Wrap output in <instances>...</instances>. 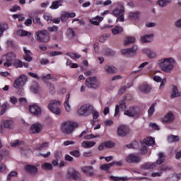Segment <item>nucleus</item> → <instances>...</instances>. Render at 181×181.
Listing matches in <instances>:
<instances>
[{"label":"nucleus","mask_w":181,"mask_h":181,"mask_svg":"<svg viewBox=\"0 0 181 181\" xmlns=\"http://www.w3.org/2000/svg\"><path fill=\"white\" fill-rule=\"evenodd\" d=\"M63 2L62 0L54 1L52 2V5L50 6V9H57L59 6H62V3Z\"/></svg>","instance_id":"nucleus-32"},{"label":"nucleus","mask_w":181,"mask_h":181,"mask_svg":"<svg viewBox=\"0 0 181 181\" xmlns=\"http://www.w3.org/2000/svg\"><path fill=\"white\" fill-rule=\"evenodd\" d=\"M139 16V13L136 12V13H130L129 15V18H130V19H136L138 18Z\"/></svg>","instance_id":"nucleus-57"},{"label":"nucleus","mask_w":181,"mask_h":181,"mask_svg":"<svg viewBox=\"0 0 181 181\" xmlns=\"http://www.w3.org/2000/svg\"><path fill=\"white\" fill-rule=\"evenodd\" d=\"M105 71L107 74H114L117 73V68L114 66L106 65L105 66Z\"/></svg>","instance_id":"nucleus-23"},{"label":"nucleus","mask_w":181,"mask_h":181,"mask_svg":"<svg viewBox=\"0 0 181 181\" xmlns=\"http://www.w3.org/2000/svg\"><path fill=\"white\" fill-rule=\"evenodd\" d=\"M165 162V153L163 152H160L158 153V158L155 163H146L141 165V170H148L149 169H155L158 165H162Z\"/></svg>","instance_id":"nucleus-2"},{"label":"nucleus","mask_w":181,"mask_h":181,"mask_svg":"<svg viewBox=\"0 0 181 181\" xmlns=\"http://www.w3.org/2000/svg\"><path fill=\"white\" fill-rule=\"evenodd\" d=\"M69 18H76V13H69L67 11H63L61 14V21L62 22H66Z\"/></svg>","instance_id":"nucleus-18"},{"label":"nucleus","mask_w":181,"mask_h":181,"mask_svg":"<svg viewBox=\"0 0 181 181\" xmlns=\"http://www.w3.org/2000/svg\"><path fill=\"white\" fill-rule=\"evenodd\" d=\"M8 107H10V105L8 102H5L4 104H2L0 111V115H4V114L6 112V110H8Z\"/></svg>","instance_id":"nucleus-37"},{"label":"nucleus","mask_w":181,"mask_h":181,"mask_svg":"<svg viewBox=\"0 0 181 181\" xmlns=\"http://www.w3.org/2000/svg\"><path fill=\"white\" fill-rule=\"evenodd\" d=\"M42 124L35 123L31 125L30 132H31V134H39V132L42 131Z\"/></svg>","instance_id":"nucleus-19"},{"label":"nucleus","mask_w":181,"mask_h":181,"mask_svg":"<svg viewBox=\"0 0 181 181\" xmlns=\"http://www.w3.org/2000/svg\"><path fill=\"white\" fill-rule=\"evenodd\" d=\"M154 81H156V83H161L160 85V88H162L163 86H165V81L162 80V78L158 76H153Z\"/></svg>","instance_id":"nucleus-42"},{"label":"nucleus","mask_w":181,"mask_h":181,"mask_svg":"<svg viewBox=\"0 0 181 181\" xmlns=\"http://www.w3.org/2000/svg\"><path fill=\"white\" fill-rule=\"evenodd\" d=\"M141 112H139V109L137 107H132L129 110H127L124 112V115H127V117H139Z\"/></svg>","instance_id":"nucleus-12"},{"label":"nucleus","mask_w":181,"mask_h":181,"mask_svg":"<svg viewBox=\"0 0 181 181\" xmlns=\"http://www.w3.org/2000/svg\"><path fill=\"white\" fill-rule=\"evenodd\" d=\"M23 51L25 53L24 59L25 60V62H32L33 58L32 52H30V50H28L26 47H23Z\"/></svg>","instance_id":"nucleus-22"},{"label":"nucleus","mask_w":181,"mask_h":181,"mask_svg":"<svg viewBox=\"0 0 181 181\" xmlns=\"http://www.w3.org/2000/svg\"><path fill=\"white\" fill-rule=\"evenodd\" d=\"M122 32H124V28L121 26H115L112 29V33L113 35H119V33H122Z\"/></svg>","instance_id":"nucleus-35"},{"label":"nucleus","mask_w":181,"mask_h":181,"mask_svg":"<svg viewBox=\"0 0 181 181\" xmlns=\"http://www.w3.org/2000/svg\"><path fill=\"white\" fill-rule=\"evenodd\" d=\"M86 86L88 88H92L93 90H97L100 87V81L97 78V76L89 77L86 80Z\"/></svg>","instance_id":"nucleus-5"},{"label":"nucleus","mask_w":181,"mask_h":181,"mask_svg":"<svg viewBox=\"0 0 181 181\" xmlns=\"http://www.w3.org/2000/svg\"><path fill=\"white\" fill-rule=\"evenodd\" d=\"M41 79L42 80V81H47V80H52V81H57V78L52 77V75L50 74H48L47 75H43L41 77Z\"/></svg>","instance_id":"nucleus-38"},{"label":"nucleus","mask_w":181,"mask_h":181,"mask_svg":"<svg viewBox=\"0 0 181 181\" xmlns=\"http://www.w3.org/2000/svg\"><path fill=\"white\" fill-rule=\"evenodd\" d=\"M137 50H138V46L133 45L132 48H127V49H122L121 53L122 54H123V56H131V54H134L136 53Z\"/></svg>","instance_id":"nucleus-13"},{"label":"nucleus","mask_w":181,"mask_h":181,"mask_svg":"<svg viewBox=\"0 0 181 181\" xmlns=\"http://www.w3.org/2000/svg\"><path fill=\"white\" fill-rule=\"evenodd\" d=\"M175 119V116L172 112H168L163 119V122H172Z\"/></svg>","instance_id":"nucleus-25"},{"label":"nucleus","mask_w":181,"mask_h":181,"mask_svg":"<svg viewBox=\"0 0 181 181\" xmlns=\"http://www.w3.org/2000/svg\"><path fill=\"white\" fill-rule=\"evenodd\" d=\"M54 157L57 159V160H59V159L62 158V151H56L54 153Z\"/></svg>","instance_id":"nucleus-63"},{"label":"nucleus","mask_w":181,"mask_h":181,"mask_svg":"<svg viewBox=\"0 0 181 181\" xmlns=\"http://www.w3.org/2000/svg\"><path fill=\"white\" fill-rule=\"evenodd\" d=\"M105 144V148H114V146H115V144L112 141H105L104 142Z\"/></svg>","instance_id":"nucleus-55"},{"label":"nucleus","mask_w":181,"mask_h":181,"mask_svg":"<svg viewBox=\"0 0 181 181\" xmlns=\"http://www.w3.org/2000/svg\"><path fill=\"white\" fill-rule=\"evenodd\" d=\"M81 170L83 173H86L88 176H94L95 172L93 166H83L81 167Z\"/></svg>","instance_id":"nucleus-17"},{"label":"nucleus","mask_w":181,"mask_h":181,"mask_svg":"<svg viewBox=\"0 0 181 181\" xmlns=\"http://www.w3.org/2000/svg\"><path fill=\"white\" fill-rule=\"evenodd\" d=\"M41 166L44 170H52L53 169V165L49 163H44Z\"/></svg>","instance_id":"nucleus-47"},{"label":"nucleus","mask_w":181,"mask_h":181,"mask_svg":"<svg viewBox=\"0 0 181 181\" xmlns=\"http://www.w3.org/2000/svg\"><path fill=\"white\" fill-rule=\"evenodd\" d=\"M139 90L141 93H145L146 94L151 91V86H149V85L143 84L140 86Z\"/></svg>","instance_id":"nucleus-33"},{"label":"nucleus","mask_w":181,"mask_h":181,"mask_svg":"<svg viewBox=\"0 0 181 181\" xmlns=\"http://www.w3.org/2000/svg\"><path fill=\"white\" fill-rule=\"evenodd\" d=\"M144 144L148 146H152V145H155V139L153 137H147L144 140Z\"/></svg>","instance_id":"nucleus-34"},{"label":"nucleus","mask_w":181,"mask_h":181,"mask_svg":"<svg viewBox=\"0 0 181 181\" xmlns=\"http://www.w3.org/2000/svg\"><path fill=\"white\" fill-rule=\"evenodd\" d=\"M44 19L48 22V23H52L53 18L49 14H44Z\"/></svg>","instance_id":"nucleus-56"},{"label":"nucleus","mask_w":181,"mask_h":181,"mask_svg":"<svg viewBox=\"0 0 181 181\" xmlns=\"http://www.w3.org/2000/svg\"><path fill=\"white\" fill-rule=\"evenodd\" d=\"M30 90L34 94H36L39 91V85L37 83H34L33 86H30Z\"/></svg>","instance_id":"nucleus-45"},{"label":"nucleus","mask_w":181,"mask_h":181,"mask_svg":"<svg viewBox=\"0 0 181 181\" xmlns=\"http://www.w3.org/2000/svg\"><path fill=\"white\" fill-rule=\"evenodd\" d=\"M15 66L16 67H22L23 66V67L28 69L29 67V64L23 62L22 61H17L15 63Z\"/></svg>","instance_id":"nucleus-46"},{"label":"nucleus","mask_w":181,"mask_h":181,"mask_svg":"<svg viewBox=\"0 0 181 181\" xmlns=\"http://www.w3.org/2000/svg\"><path fill=\"white\" fill-rule=\"evenodd\" d=\"M168 142H177L179 141V136H169L168 139Z\"/></svg>","instance_id":"nucleus-49"},{"label":"nucleus","mask_w":181,"mask_h":181,"mask_svg":"<svg viewBox=\"0 0 181 181\" xmlns=\"http://www.w3.org/2000/svg\"><path fill=\"white\" fill-rule=\"evenodd\" d=\"M69 100H70V93L66 95L65 101L64 103L65 110H66V111H67V112H70V111H71V106L70 105V103H69Z\"/></svg>","instance_id":"nucleus-24"},{"label":"nucleus","mask_w":181,"mask_h":181,"mask_svg":"<svg viewBox=\"0 0 181 181\" xmlns=\"http://www.w3.org/2000/svg\"><path fill=\"white\" fill-rule=\"evenodd\" d=\"M35 40L42 43H47L50 40V34L46 30L37 31L35 33Z\"/></svg>","instance_id":"nucleus-3"},{"label":"nucleus","mask_w":181,"mask_h":181,"mask_svg":"<svg viewBox=\"0 0 181 181\" xmlns=\"http://www.w3.org/2000/svg\"><path fill=\"white\" fill-rule=\"evenodd\" d=\"M13 19H18V21L21 22L22 21H25V17L23 14H14L13 15Z\"/></svg>","instance_id":"nucleus-53"},{"label":"nucleus","mask_w":181,"mask_h":181,"mask_svg":"<svg viewBox=\"0 0 181 181\" xmlns=\"http://www.w3.org/2000/svg\"><path fill=\"white\" fill-rule=\"evenodd\" d=\"M145 66H148V62H144L142 63L139 67V70L137 71H133V73H138V71H141V70H142V69H144L145 67Z\"/></svg>","instance_id":"nucleus-59"},{"label":"nucleus","mask_w":181,"mask_h":181,"mask_svg":"<svg viewBox=\"0 0 181 181\" xmlns=\"http://www.w3.org/2000/svg\"><path fill=\"white\" fill-rule=\"evenodd\" d=\"M124 12H125L124 6H121L119 9L117 8L113 11V15L115 16H120L121 15H124Z\"/></svg>","instance_id":"nucleus-36"},{"label":"nucleus","mask_w":181,"mask_h":181,"mask_svg":"<svg viewBox=\"0 0 181 181\" xmlns=\"http://www.w3.org/2000/svg\"><path fill=\"white\" fill-rule=\"evenodd\" d=\"M70 155L75 156V158H80V151L78 150L71 151Z\"/></svg>","instance_id":"nucleus-58"},{"label":"nucleus","mask_w":181,"mask_h":181,"mask_svg":"<svg viewBox=\"0 0 181 181\" xmlns=\"http://www.w3.org/2000/svg\"><path fill=\"white\" fill-rule=\"evenodd\" d=\"M30 112L33 114V115H35V117H38V115H40L42 114V109H40V107L37 106V105H30Z\"/></svg>","instance_id":"nucleus-15"},{"label":"nucleus","mask_w":181,"mask_h":181,"mask_svg":"<svg viewBox=\"0 0 181 181\" xmlns=\"http://www.w3.org/2000/svg\"><path fill=\"white\" fill-rule=\"evenodd\" d=\"M175 97H181V92H179L177 86H173L170 98H175Z\"/></svg>","instance_id":"nucleus-21"},{"label":"nucleus","mask_w":181,"mask_h":181,"mask_svg":"<svg viewBox=\"0 0 181 181\" xmlns=\"http://www.w3.org/2000/svg\"><path fill=\"white\" fill-rule=\"evenodd\" d=\"M18 176V173L16 171H11L7 175V181L12 180V177H16Z\"/></svg>","instance_id":"nucleus-48"},{"label":"nucleus","mask_w":181,"mask_h":181,"mask_svg":"<svg viewBox=\"0 0 181 181\" xmlns=\"http://www.w3.org/2000/svg\"><path fill=\"white\" fill-rule=\"evenodd\" d=\"M110 179L115 181H125L128 180L129 178L128 177H115V176H110Z\"/></svg>","instance_id":"nucleus-44"},{"label":"nucleus","mask_w":181,"mask_h":181,"mask_svg":"<svg viewBox=\"0 0 181 181\" xmlns=\"http://www.w3.org/2000/svg\"><path fill=\"white\" fill-rule=\"evenodd\" d=\"M160 170V172H169V170H172V168L168 165H161Z\"/></svg>","instance_id":"nucleus-54"},{"label":"nucleus","mask_w":181,"mask_h":181,"mask_svg":"<svg viewBox=\"0 0 181 181\" xmlns=\"http://www.w3.org/2000/svg\"><path fill=\"white\" fill-rule=\"evenodd\" d=\"M157 4L159 6L163 8V6H166V5H169V4H170V0H158Z\"/></svg>","instance_id":"nucleus-41"},{"label":"nucleus","mask_w":181,"mask_h":181,"mask_svg":"<svg viewBox=\"0 0 181 181\" xmlns=\"http://www.w3.org/2000/svg\"><path fill=\"white\" fill-rule=\"evenodd\" d=\"M47 146H49V143L45 142V143H43L42 144H41L38 147V149H39V151H42V149H46V148H47Z\"/></svg>","instance_id":"nucleus-62"},{"label":"nucleus","mask_w":181,"mask_h":181,"mask_svg":"<svg viewBox=\"0 0 181 181\" xmlns=\"http://www.w3.org/2000/svg\"><path fill=\"white\" fill-rule=\"evenodd\" d=\"M120 108L121 107L119 105H116L114 117H117V115H118V114H119Z\"/></svg>","instance_id":"nucleus-64"},{"label":"nucleus","mask_w":181,"mask_h":181,"mask_svg":"<svg viewBox=\"0 0 181 181\" xmlns=\"http://www.w3.org/2000/svg\"><path fill=\"white\" fill-rule=\"evenodd\" d=\"M12 127V121L3 120L0 126V132L4 134V129H9Z\"/></svg>","instance_id":"nucleus-16"},{"label":"nucleus","mask_w":181,"mask_h":181,"mask_svg":"<svg viewBox=\"0 0 181 181\" xmlns=\"http://www.w3.org/2000/svg\"><path fill=\"white\" fill-rule=\"evenodd\" d=\"M152 37H153V33L150 35H146L141 37V41L143 42V43H149V42L152 41Z\"/></svg>","instance_id":"nucleus-31"},{"label":"nucleus","mask_w":181,"mask_h":181,"mask_svg":"<svg viewBox=\"0 0 181 181\" xmlns=\"http://www.w3.org/2000/svg\"><path fill=\"white\" fill-rule=\"evenodd\" d=\"M78 124L74 122H65L62 126V130L65 134H71L75 128H77Z\"/></svg>","instance_id":"nucleus-6"},{"label":"nucleus","mask_w":181,"mask_h":181,"mask_svg":"<svg viewBox=\"0 0 181 181\" xmlns=\"http://www.w3.org/2000/svg\"><path fill=\"white\" fill-rule=\"evenodd\" d=\"M59 105H62V103L60 100H53L49 102L48 105V108L51 112L55 114V115H60L62 114V111L60 110Z\"/></svg>","instance_id":"nucleus-4"},{"label":"nucleus","mask_w":181,"mask_h":181,"mask_svg":"<svg viewBox=\"0 0 181 181\" xmlns=\"http://www.w3.org/2000/svg\"><path fill=\"white\" fill-rule=\"evenodd\" d=\"M112 166H114V163H110L107 164H103L100 166L99 169L100 170H105V172L110 170V169L111 168H112Z\"/></svg>","instance_id":"nucleus-29"},{"label":"nucleus","mask_w":181,"mask_h":181,"mask_svg":"<svg viewBox=\"0 0 181 181\" xmlns=\"http://www.w3.org/2000/svg\"><path fill=\"white\" fill-rule=\"evenodd\" d=\"M1 59L3 62H5L4 63L5 67H11V66H12V62L15 61L16 59V54L13 52H10L6 55H4Z\"/></svg>","instance_id":"nucleus-7"},{"label":"nucleus","mask_w":181,"mask_h":181,"mask_svg":"<svg viewBox=\"0 0 181 181\" xmlns=\"http://www.w3.org/2000/svg\"><path fill=\"white\" fill-rule=\"evenodd\" d=\"M8 28L9 27L8 26V24H6V23H1L0 24V37L4 35V32H5V30H8Z\"/></svg>","instance_id":"nucleus-40"},{"label":"nucleus","mask_w":181,"mask_h":181,"mask_svg":"<svg viewBox=\"0 0 181 181\" xmlns=\"http://www.w3.org/2000/svg\"><path fill=\"white\" fill-rule=\"evenodd\" d=\"M11 146L15 148V146H21V145H23V141L19 140H15L11 142Z\"/></svg>","instance_id":"nucleus-51"},{"label":"nucleus","mask_w":181,"mask_h":181,"mask_svg":"<svg viewBox=\"0 0 181 181\" xmlns=\"http://www.w3.org/2000/svg\"><path fill=\"white\" fill-rule=\"evenodd\" d=\"M134 42H135V37H127L124 41V45L127 46L128 45H131V43H134Z\"/></svg>","instance_id":"nucleus-50"},{"label":"nucleus","mask_w":181,"mask_h":181,"mask_svg":"<svg viewBox=\"0 0 181 181\" xmlns=\"http://www.w3.org/2000/svg\"><path fill=\"white\" fill-rule=\"evenodd\" d=\"M143 53H144V54H146L148 59H155V57H156V52H155L154 51H153L149 48L144 49Z\"/></svg>","instance_id":"nucleus-20"},{"label":"nucleus","mask_w":181,"mask_h":181,"mask_svg":"<svg viewBox=\"0 0 181 181\" xmlns=\"http://www.w3.org/2000/svg\"><path fill=\"white\" fill-rule=\"evenodd\" d=\"M129 133V129L125 125H120L117 128V134L119 136H127Z\"/></svg>","instance_id":"nucleus-14"},{"label":"nucleus","mask_w":181,"mask_h":181,"mask_svg":"<svg viewBox=\"0 0 181 181\" xmlns=\"http://www.w3.org/2000/svg\"><path fill=\"white\" fill-rule=\"evenodd\" d=\"M25 170L26 172H28V173L32 174H35L36 173V172H37V168L32 165H25Z\"/></svg>","instance_id":"nucleus-26"},{"label":"nucleus","mask_w":181,"mask_h":181,"mask_svg":"<svg viewBox=\"0 0 181 181\" xmlns=\"http://www.w3.org/2000/svg\"><path fill=\"white\" fill-rule=\"evenodd\" d=\"M60 54H63V52H58V51H54L49 53L50 57H53L54 56H59Z\"/></svg>","instance_id":"nucleus-61"},{"label":"nucleus","mask_w":181,"mask_h":181,"mask_svg":"<svg viewBox=\"0 0 181 181\" xmlns=\"http://www.w3.org/2000/svg\"><path fill=\"white\" fill-rule=\"evenodd\" d=\"M95 145V141H83L81 144L82 148H85L86 149H88L89 148H93Z\"/></svg>","instance_id":"nucleus-28"},{"label":"nucleus","mask_w":181,"mask_h":181,"mask_svg":"<svg viewBox=\"0 0 181 181\" xmlns=\"http://www.w3.org/2000/svg\"><path fill=\"white\" fill-rule=\"evenodd\" d=\"M125 160L127 163H139L141 162V156L131 153L126 156Z\"/></svg>","instance_id":"nucleus-10"},{"label":"nucleus","mask_w":181,"mask_h":181,"mask_svg":"<svg viewBox=\"0 0 181 181\" xmlns=\"http://www.w3.org/2000/svg\"><path fill=\"white\" fill-rule=\"evenodd\" d=\"M93 105H84L78 111L80 115H90L91 111H93Z\"/></svg>","instance_id":"nucleus-9"},{"label":"nucleus","mask_w":181,"mask_h":181,"mask_svg":"<svg viewBox=\"0 0 181 181\" xmlns=\"http://www.w3.org/2000/svg\"><path fill=\"white\" fill-rule=\"evenodd\" d=\"M26 81H28V76L21 75L15 80L13 86L16 90H19V88H22L26 84Z\"/></svg>","instance_id":"nucleus-8"},{"label":"nucleus","mask_w":181,"mask_h":181,"mask_svg":"<svg viewBox=\"0 0 181 181\" xmlns=\"http://www.w3.org/2000/svg\"><path fill=\"white\" fill-rule=\"evenodd\" d=\"M66 56H69L71 57V59H73L74 60H76V59H80L81 56L77 53H73V52H68L66 54Z\"/></svg>","instance_id":"nucleus-43"},{"label":"nucleus","mask_w":181,"mask_h":181,"mask_svg":"<svg viewBox=\"0 0 181 181\" xmlns=\"http://www.w3.org/2000/svg\"><path fill=\"white\" fill-rule=\"evenodd\" d=\"M175 63L176 61L172 57L164 58L158 61L159 67H160L161 70L165 73H170V71L173 70Z\"/></svg>","instance_id":"nucleus-1"},{"label":"nucleus","mask_w":181,"mask_h":181,"mask_svg":"<svg viewBox=\"0 0 181 181\" xmlns=\"http://www.w3.org/2000/svg\"><path fill=\"white\" fill-rule=\"evenodd\" d=\"M156 107V103H153L148 110V117H152L155 112V107Z\"/></svg>","instance_id":"nucleus-39"},{"label":"nucleus","mask_w":181,"mask_h":181,"mask_svg":"<svg viewBox=\"0 0 181 181\" xmlns=\"http://www.w3.org/2000/svg\"><path fill=\"white\" fill-rule=\"evenodd\" d=\"M47 30H49V32H57L59 28L57 25H53L52 27H48Z\"/></svg>","instance_id":"nucleus-60"},{"label":"nucleus","mask_w":181,"mask_h":181,"mask_svg":"<svg viewBox=\"0 0 181 181\" xmlns=\"http://www.w3.org/2000/svg\"><path fill=\"white\" fill-rule=\"evenodd\" d=\"M104 18L97 16L95 18L90 21V23L92 25H95V26H98L100 22H103Z\"/></svg>","instance_id":"nucleus-30"},{"label":"nucleus","mask_w":181,"mask_h":181,"mask_svg":"<svg viewBox=\"0 0 181 181\" xmlns=\"http://www.w3.org/2000/svg\"><path fill=\"white\" fill-rule=\"evenodd\" d=\"M67 175L71 179L74 180H78V179H81V175L80 173L77 172V170H74V168H69L67 171Z\"/></svg>","instance_id":"nucleus-11"},{"label":"nucleus","mask_w":181,"mask_h":181,"mask_svg":"<svg viewBox=\"0 0 181 181\" xmlns=\"http://www.w3.org/2000/svg\"><path fill=\"white\" fill-rule=\"evenodd\" d=\"M16 34L18 36H20L21 37H23L25 36H31L32 33L30 32H28L26 30H23L22 29H19L16 31Z\"/></svg>","instance_id":"nucleus-27"},{"label":"nucleus","mask_w":181,"mask_h":181,"mask_svg":"<svg viewBox=\"0 0 181 181\" xmlns=\"http://www.w3.org/2000/svg\"><path fill=\"white\" fill-rule=\"evenodd\" d=\"M90 114H92L93 119H97L100 117V113L94 109V107H93V110H90Z\"/></svg>","instance_id":"nucleus-52"}]
</instances>
